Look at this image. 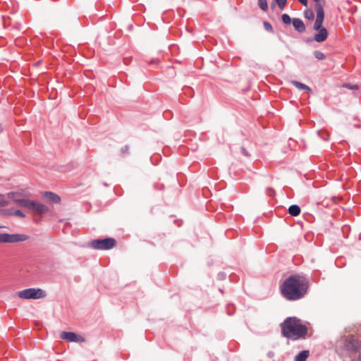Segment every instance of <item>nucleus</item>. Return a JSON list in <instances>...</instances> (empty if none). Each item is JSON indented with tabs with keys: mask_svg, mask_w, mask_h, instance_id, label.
<instances>
[{
	"mask_svg": "<svg viewBox=\"0 0 361 361\" xmlns=\"http://www.w3.org/2000/svg\"><path fill=\"white\" fill-rule=\"evenodd\" d=\"M32 206H33V200H30L28 199H24L20 207L27 208L31 210Z\"/></svg>",
	"mask_w": 361,
	"mask_h": 361,
	"instance_id": "nucleus-18",
	"label": "nucleus"
},
{
	"mask_svg": "<svg viewBox=\"0 0 361 361\" xmlns=\"http://www.w3.org/2000/svg\"><path fill=\"white\" fill-rule=\"evenodd\" d=\"M61 338L70 342H79L82 341L81 336L77 335L74 332L63 331L61 334Z\"/></svg>",
	"mask_w": 361,
	"mask_h": 361,
	"instance_id": "nucleus-9",
	"label": "nucleus"
},
{
	"mask_svg": "<svg viewBox=\"0 0 361 361\" xmlns=\"http://www.w3.org/2000/svg\"><path fill=\"white\" fill-rule=\"evenodd\" d=\"M315 11L317 13V18L314 24V29H319L320 27H322V23L324 19V11L323 6L319 5L315 6Z\"/></svg>",
	"mask_w": 361,
	"mask_h": 361,
	"instance_id": "nucleus-7",
	"label": "nucleus"
},
{
	"mask_svg": "<svg viewBox=\"0 0 361 361\" xmlns=\"http://www.w3.org/2000/svg\"><path fill=\"white\" fill-rule=\"evenodd\" d=\"M293 25L296 31L303 33L306 30L304 22L300 18H293Z\"/></svg>",
	"mask_w": 361,
	"mask_h": 361,
	"instance_id": "nucleus-12",
	"label": "nucleus"
},
{
	"mask_svg": "<svg viewBox=\"0 0 361 361\" xmlns=\"http://www.w3.org/2000/svg\"><path fill=\"white\" fill-rule=\"evenodd\" d=\"M321 133H321V131H318V134H319V136H320V137H321L324 140H329V135H326V136L325 137V136H322V135H321Z\"/></svg>",
	"mask_w": 361,
	"mask_h": 361,
	"instance_id": "nucleus-32",
	"label": "nucleus"
},
{
	"mask_svg": "<svg viewBox=\"0 0 361 361\" xmlns=\"http://www.w3.org/2000/svg\"><path fill=\"white\" fill-rule=\"evenodd\" d=\"M13 212H14V211H12V210H10V209H7V210H6V211L4 212V214H5L6 215H8V216H10V215H13Z\"/></svg>",
	"mask_w": 361,
	"mask_h": 361,
	"instance_id": "nucleus-31",
	"label": "nucleus"
},
{
	"mask_svg": "<svg viewBox=\"0 0 361 361\" xmlns=\"http://www.w3.org/2000/svg\"><path fill=\"white\" fill-rule=\"evenodd\" d=\"M343 349L349 354H355L361 349V341L353 336H347L343 340Z\"/></svg>",
	"mask_w": 361,
	"mask_h": 361,
	"instance_id": "nucleus-3",
	"label": "nucleus"
},
{
	"mask_svg": "<svg viewBox=\"0 0 361 361\" xmlns=\"http://www.w3.org/2000/svg\"><path fill=\"white\" fill-rule=\"evenodd\" d=\"M116 245V240L113 238L95 239L89 243L90 247L94 250H107L112 249Z\"/></svg>",
	"mask_w": 361,
	"mask_h": 361,
	"instance_id": "nucleus-4",
	"label": "nucleus"
},
{
	"mask_svg": "<svg viewBox=\"0 0 361 361\" xmlns=\"http://www.w3.org/2000/svg\"><path fill=\"white\" fill-rule=\"evenodd\" d=\"M217 277L219 280H224L226 279V274H224V272H220L218 274Z\"/></svg>",
	"mask_w": 361,
	"mask_h": 361,
	"instance_id": "nucleus-28",
	"label": "nucleus"
},
{
	"mask_svg": "<svg viewBox=\"0 0 361 361\" xmlns=\"http://www.w3.org/2000/svg\"><path fill=\"white\" fill-rule=\"evenodd\" d=\"M287 0H274L271 4V7L274 8L275 5H277L281 10H283Z\"/></svg>",
	"mask_w": 361,
	"mask_h": 361,
	"instance_id": "nucleus-16",
	"label": "nucleus"
},
{
	"mask_svg": "<svg viewBox=\"0 0 361 361\" xmlns=\"http://www.w3.org/2000/svg\"><path fill=\"white\" fill-rule=\"evenodd\" d=\"M4 228V226L0 225V228Z\"/></svg>",
	"mask_w": 361,
	"mask_h": 361,
	"instance_id": "nucleus-36",
	"label": "nucleus"
},
{
	"mask_svg": "<svg viewBox=\"0 0 361 361\" xmlns=\"http://www.w3.org/2000/svg\"><path fill=\"white\" fill-rule=\"evenodd\" d=\"M314 30L318 31L317 34L314 36V37L311 39H308V42L310 41H316L317 42H324L329 35V32L324 27H320L319 29H314Z\"/></svg>",
	"mask_w": 361,
	"mask_h": 361,
	"instance_id": "nucleus-8",
	"label": "nucleus"
},
{
	"mask_svg": "<svg viewBox=\"0 0 361 361\" xmlns=\"http://www.w3.org/2000/svg\"><path fill=\"white\" fill-rule=\"evenodd\" d=\"M274 194H275V192H274V190L272 188H268L267 189V195L271 197V196H274Z\"/></svg>",
	"mask_w": 361,
	"mask_h": 361,
	"instance_id": "nucleus-26",
	"label": "nucleus"
},
{
	"mask_svg": "<svg viewBox=\"0 0 361 361\" xmlns=\"http://www.w3.org/2000/svg\"><path fill=\"white\" fill-rule=\"evenodd\" d=\"M42 197L47 201L51 203H59L61 201L60 197L57 194L52 192H45L42 195Z\"/></svg>",
	"mask_w": 361,
	"mask_h": 361,
	"instance_id": "nucleus-11",
	"label": "nucleus"
},
{
	"mask_svg": "<svg viewBox=\"0 0 361 361\" xmlns=\"http://www.w3.org/2000/svg\"><path fill=\"white\" fill-rule=\"evenodd\" d=\"M309 356L308 350H302L295 357V361H305Z\"/></svg>",
	"mask_w": 361,
	"mask_h": 361,
	"instance_id": "nucleus-15",
	"label": "nucleus"
},
{
	"mask_svg": "<svg viewBox=\"0 0 361 361\" xmlns=\"http://www.w3.org/2000/svg\"><path fill=\"white\" fill-rule=\"evenodd\" d=\"M304 16L305 18L312 20L314 18V13L312 9L307 8L304 11Z\"/></svg>",
	"mask_w": 361,
	"mask_h": 361,
	"instance_id": "nucleus-17",
	"label": "nucleus"
},
{
	"mask_svg": "<svg viewBox=\"0 0 361 361\" xmlns=\"http://www.w3.org/2000/svg\"><path fill=\"white\" fill-rule=\"evenodd\" d=\"M3 130H4V127L1 124H0V133H1L3 132Z\"/></svg>",
	"mask_w": 361,
	"mask_h": 361,
	"instance_id": "nucleus-35",
	"label": "nucleus"
},
{
	"mask_svg": "<svg viewBox=\"0 0 361 361\" xmlns=\"http://www.w3.org/2000/svg\"><path fill=\"white\" fill-rule=\"evenodd\" d=\"M5 243H14L25 241L28 239V236L25 234H9L4 233Z\"/></svg>",
	"mask_w": 361,
	"mask_h": 361,
	"instance_id": "nucleus-6",
	"label": "nucleus"
},
{
	"mask_svg": "<svg viewBox=\"0 0 361 361\" xmlns=\"http://www.w3.org/2000/svg\"><path fill=\"white\" fill-rule=\"evenodd\" d=\"M288 213L293 216H297L300 214V207L297 204L290 205L288 208Z\"/></svg>",
	"mask_w": 361,
	"mask_h": 361,
	"instance_id": "nucleus-14",
	"label": "nucleus"
},
{
	"mask_svg": "<svg viewBox=\"0 0 361 361\" xmlns=\"http://www.w3.org/2000/svg\"><path fill=\"white\" fill-rule=\"evenodd\" d=\"M258 5L263 11H268V4L267 0H258Z\"/></svg>",
	"mask_w": 361,
	"mask_h": 361,
	"instance_id": "nucleus-20",
	"label": "nucleus"
},
{
	"mask_svg": "<svg viewBox=\"0 0 361 361\" xmlns=\"http://www.w3.org/2000/svg\"><path fill=\"white\" fill-rule=\"evenodd\" d=\"M281 295L288 300L294 301L305 296L309 288V281L302 275L292 274L283 282Z\"/></svg>",
	"mask_w": 361,
	"mask_h": 361,
	"instance_id": "nucleus-1",
	"label": "nucleus"
},
{
	"mask_svg": "<svg viewBox=\"0 0 361 361\" xmlns=\"http://www.w3.org/2000/svg\"><path fill=\"white\" fill-rule=\"evenodd\" d=\"M314 2H315V6H317L318 4L319 5H321L322 6H324V4H325V0H313Z\"/></svg>",
	"mask_w": 361,
	"mask_h": 361,
	"instance_id": "nucleus-27",
	"label": "nucleus"
},
{
	"mask_svg": "<svg viewBox=\"0 0 361 361\" xmlns=\"http://www.w3.org/2000/svg\"><path fill=\"white\" fill-rule=\"evenodd\" d=\"M128 150H129V147L128 145H126L124 146L122 149H121V152L123 154H127L128 153Z\"/></svg>",
	"mask_w": 361,
	"mask_h": 361,
	"instance_id": "nucleus-30",
	"label": "nucleus"
},
{
	"mask_svg": "<svg viewBox=\"0 0 361 361\" xmlns=\"http://www.w3.org/2000/svg\"><path fill=\"white\" fill-rule=\"evenodd\" d=\"M8 204V202L5 199L4 196L0 194V206H6Z\"/></svg>",
	"mask_w": 361,
	"mask_h": 361,
	"instance_id": "nucleus-23",
	"label": "nucleus"
},
{
	"mask_svg": "<svg viewBox=\"0 0 361 361\" xmlns=\"http://www.w3.org/2000/svg\"><path fill=\"white\" fill-rule=\"evenodd\" d=\"M290 82L298 90H306L307 92H312L311 88L304 83L297 80H292Z\"/></svg>",
	"mask_w": 361,
	"mask_h": 361,
	"instance_id": "nucleus-13",
	"label": "nucleus"
},
{
	"mask_svg": "<svg viewBox=\"0 0 361 361\" xmlns=\"http://www.w3.org/2000/svg\"><path fill=\"white\" fill-rule=\"evenodd\" d=\"M314 56L317 60L320 61L324 60L326 58L325 54L323 52L318 50L314 51Z\"/></svg>",
	"mask_w": 361,
	"mask_h": 361,
	"instance_id": "nucleus-21",
	"label": "nucleus"
},
{
	"mask_svg": "<svg viewBox=\"0 0 361 361\" xmlns=\"http://www.w3.org/2000/svg\"><path fill=\"white\" fill-rule=\"evenodd\" d=\"M240 152L244 156L247 157L249 155L247 151L244 147H240Z\"/></svg>",
	"mask_w": 361,
	"mask_h": 361,
	"instance_id": "nucleus-29",
	"label": "nucleus"
},
{
	"mask_svg": "<svg viewBox=\"0 0 361 361\" xmlns=\"http://www.w3.org/2000/svg\"><path fill=\"white\" fill-rule=\"evenodd\" d=\"M264 27L266 31L273 33L274 32V28L271 25V24L268 21H264L263 23Z\"/></svg>",
	"mask_w": 361,
	"mask_h": 361,
	"instance_id": "nucleus-22",
	"label": "nucleus"
},
{
	"mask_svg": "<svg viewBox=\"0 0 361 361\" xmlns=\"http://www.w3.org/2000/svg\"><path fill=\"white\" fill-rule=\"evenodd\" d=\"M5 243L4 233H0V243Z\"/></svg>",
	"mask_w": 361,
	"mask_h": 361,
	"instance_id": "nucleus-34",
	"label": "nucleus"
},
{
	"mask_svg": "<svg viewBox=\"0 0 361 361\" xmlns=\"http://www.w3.org/2000/svg\"><path fill=\"white\" fill-rule=\"evenodd\" d=\"M18 296L23 299H39L44 298L46 293L40 288H30L19 291Z\"/></svg>",
	"mask_w": 361,
	"mask_h": 361,
	"instance_id": "nucleus-5",
	"label": "nucleus"
},
{
	"mask_svg": "<svg viewBox=\"0 0 361 361\" xmlns=\"http://www.w3.org/2000/svg\"><path fill=\"white\" fill-rule=\"evenodd\" d=\"M48 207L38 202L33 201V206H32L31 211H33L37 214H42L48 212Z\"/></svg>",
	"mask_w": 361,
	"mask_h": 361,
	"instance_id": "nucleus-10",
	"label": "nucleus"
},
{
	"mask_svg": "<svg viewBox=\"0 0 361 361\" xmlns=\"http://www.w3.org/2000/svg\"><path fill=\"white\" fill-rule=\"evenodd\" d=\"M281 20L283 23L286 25H290L291 23H293V19H291L290 16L286 13L282 14Z\"/></svg>",
	"mask_w": 361,
	"mask_h": 361,
	"instance_id": "nucleus-19",
	"label": "nucleus"
},
{
	"mask_svg": "<svg viewBox=\"0 0 361 361\" xmlns=\"http://www.w3.org/2000/svg\"><path fill=\"white\" fill-rule=\"evenodd\" d=\"M300 3H301L303 6H307V0H298Z\"/></svg>",
	"mask_w": 361,
	"mask_h": 361,
	"instance_id": "nucleus-33",
	"label": "nucleus"
},
{
	"mask_svg": "<svg viewBox=\"0 0 361 361\" xmlns=\"http://www.w3.org/2000/svg\"><path fill=\"white\" fill-rule=\"evenodd\" d=\"M23 200H24V198H16V197H13V201L15 203H16L18 205H19L20 207L21 206Z\"/></svg>",
	"mask_w": 361,
	"mask_h": 361,
	"instance_id": "nucleus-25",
	"label": "nucleus"
},
{
	"mask_svg": "<svg viewBox=\"0 0 361 361\" xmlns=\"http://www.w3.org/2000/svg\"><path fill=\"white\" fill-rule=\"evenodd\" d=\"M280 327L281 335L292 341L305 339L308 331L307 326L302 324L295 317H287L280 324Z\"/></svg>",
	"mask_w": 361,
	"mask_h": 361,
	"instance_id": "nucleus-2",
	"label": "nucleus"
},
{
	"mask_svg": "<svg viewBox=\"0 0 361 361\" xmlns=\"http://www.w3.org/2000/svg\"><path fill=\"white\" fill-rule=\"evenodd\" d=\"M13 215L24 218L25 216V214L20 209H16L13 212Z\"/></svg>",
	"mask_w": 361,
	"mask_h": 361,
	"instance_id": "nucleus-24",
	"label": "nucleus"
}]
</instances>
